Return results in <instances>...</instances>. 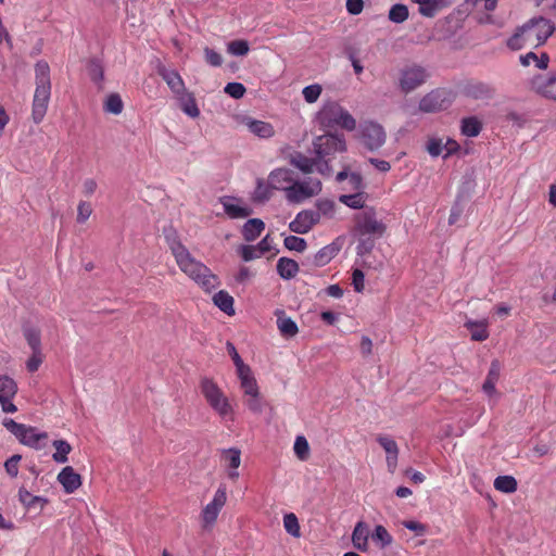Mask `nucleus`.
<instances>
[{
    "instance_id": "6ab92c4d",
    "label": "nucleus",
    "mask_w": 556,
    "mask_h": 556,
    "mask_svg": "<svg viewBox=\"0 0 556 556\" xmlns=\"http://www.w3.org/2000/svg\"><path fill=\"white\" fill-rule=\"evenodd\" d=\"M275 316L277 317V328L282 337L292 338L299 332L296 323L287 316L283 309H277Z\"/></svg>"
},
{
    "instance_id": "4c0bfd02",
    "label": "nucleus",
    "mask_w": 556,
    "mask_h": 556,
    "mask_svg": "<svg viewBox=\"0 0 556 556\" xmlns=\"http://www.w3.org/2000/svg\"><path fill=\"white\" fill-rule=\"evenodd\" d=\"M365 199L366 195L364 191H357L353 194H341L339 197L341 203L354 210L363 208L365 206Z\"/></svg>"
},
{
    "instance_id": "f257e3e1",
    "label": "nucleus",
    "mask_w": 556,
    "mask_h": 556,
    "mask_svg": "<svg viewBox=\"0 0 556 556\" xmlns=\"http://www.w3.org/2000/svg\"><path fill=\"white\" fill-rule=\"evenodd\" d=\"M554 31L555 25L551 20L534 16L516 28L515 33L507 39L506 46L513 51L526 47L538 48L543 46Z\"/></svg>"
},
{
    "instance_id": "864d4df0",
    "label": "nucleus",
    "mask_w": 556,
    "mask_h": 556,
    "mask_svg": "<svg viewBox=\"0 0 556 556\" xmlns=\"http://www.w3.org/2000/svg\"><path fill=\"white\" fill-rule=\"evenodd\" d=\"M293 448L299 459H307L309 454V445L307 440L303 435L296 437Z\"/></svg>"
},
{
    "instance_id": "69168bd1",
    "label": "nucleus",
    "mask_w": 556,
    "mask_h": 556,
    "mask_svg": "<svg viewBox=\"0 0 556 556\" xmlns=\"http://www.w3.org/2000/svg\"><path fill=\"white\" fill-rule=\"evenodd\" d=\"M204 56H205V62L207 64H210L211 66L217 67V66H220L223 63L222 55L208 47L204 48Z\"/></svg>"
},
{
    "instance_id": "8fccbe9b",
    "label": "nucleus",
    "mask_w": 556,
    "mask_h": 556,
    "mask_svg": "<svg viewBox=\"0 0 556 556\" xmlns=\"http://www.w3.org/2000/svg\"><path fill=\"white\" fill-rule=\"evenodd\" d=\"M270 189L271 187H269V184L265 185L263 180H258L253 194V201L258 203L268 201L271 197Z\"/></svg>"
},
{
    "instance_id": "c9c22d12",
    "label": "nucleus",
    "mask_w": 556,
    "mask_h": 556,
    "mask_svg": "<svg viewBox=\"0 0 556 556\" xmlns=\"http://www.w3.org/2000/svg\"><path fill=\"white\" fill-rule=\"evenodd\" d=\"M290 163L305 174L312 173L316 160L309 159L301 152H295L290 157Z\"/></svg>"
},
{
    "instance_id": "6e6552de",
    "label": "nucleus",
    "mask_w": 556,
    "mask_h": 556,
    "mask_svg": "<svg viewBox=\"0 0 556 556\" xmlns=\"http://www.w3.org/2000/svg\"><path fill=\"white\" fill-rule=\"evenodd\" d=\"M355 225L353 228L354 235H374L376 237H382L386 232V225L378 220L374 208H368L363 213L355 215Z\"/></svg>"
},
{
    "instance_id": "72a5a7b5",
    "label": "nucleus",
    "mask_w": 556,
    "mask_h": 556,
    "mask_svg": "<svg viewBox=\"0 0 556 556\" xmlns=\"http://www.w3.org/2000/svg\"><path fill=\"white\" fill-rule=\"evenodd\" d=\"M520 63L523 66H529L531 63H534L539 70H546L549 63V56L545 52H543L540 56H538L534 52H528L525 55H520Z\"/></svg>"
},
{
    "instance_id": "a18cd8bd",
    "label": "nucleus",
    "mask_w": 556,
    "mask_h": 556,
    "mask_svg": "<svg viewBox=\"0 0 556 556\" xmlns=\"http://www.w3.org/2000/svg\"><path fill=\"white\" fill-rule=\"evenodd\" d=\"M408 8L405 4L396 3L389 11V20L395 24H401L408 18Z\"/></svg>"
},
{
    "instance_id": "0eeeda50",
    "label": "nucleus",
    "mask_w": 556,
    "mask_h": 556,
    "mask_svg": "<svg viewBox=\"0 0 556 556\" xmlns=\"http://www.w3.org/2000/svg\"><path fill=\"white\" fill-rule=\"evenodd\" d=\"M455 94L452 90L437 88L428 92L419 101V110L424 113H434L446 110L453 103Z\"/></svg>"
},
{
    "instance_id": "20e7f679",
    "label": "nucleus",
    "mask_w": 556,
    "mask_h": 556,
    "mask_svg": "<svg viewBox=\"0 0 556 556\" xmlns=\"http://www.w3.org/2000/svg\"><path fill=\"white\" fill-rule=\"evenodd\" d=\"M319 124L327 129L340 126L352 131L356 127L355 118L339 103L331 101L326 103L318 113Z\"/></svg>"
},
{
    "instance_id": "5fc2aeb1",
    "label": "nucleus",
    "mask_w": 556,
    "mask_h": 556,
    "mask_svg": "<svg viewBox=\"0 0 556 556\" xmlns=\"http://www.w3.org/2000/svg\"><path fill=\"white\" fill-rule=\"evenodd\" d=\"M226 349H227V352L230 355L231 359L233 361V364L237 369V374H242V371H244V370L247 371V368L249 366L243 363L241 356L237 352L236 346L231 342L228 341L226 344Z\"/></svg>"
},
{
    "instance_id": "79ce46f5",
    "label": "nucleus",
    "mask_w": 556,
    "mask_h": 556,
    "mask_svg": "<svg viewBox=\"0 0 556 556\" xmlns=\"http://www.w3.org/2000/svg\"><path fill=\"white\" fill-rule=\"evenodd\" d=\"M494 488L504 493H513L517 490V481L513 476H498L494 480Z\"/></svg>"
},
{
    "instance_id": "c756f323",
    "label": "nucleus",
    "mask_w": 556,
    "mask_h": 556,
    "mask_svg": "<svg viewBox=\"0 0 556 556\" xmlns=\"http://www.w3.org/2000/svg\"><path fill=\"white\" fill-rule=\"evenodd\" d=\"M465 327L470 331L471 340L473 341H484L489 337V331L486 329V323L483 320L473 321L467 320L465 323Z\"/></svg>"
},
{
    "instance_id": "bb28decb",
    "label": "nucleus",
    "mask_w": 556,
    "mask_h": 556,
    "mask_svg": "<svg viewBox=\"0 0 556 556\" xmlns=\"http://www.w3.org/2000/svg\"><path fill=\"white\" fill-rule=\"evenodd\" d=\"M166 243L168 244L175 258L179 257L188 251V249L180 242L178 235L172 227L164 228L163 230Z\"/></svg>"
},
{
    "instance_id": "bf43d9fd",
    "label": "nucleus",
    "mask_w": 556,
    "mask_h": 556,
    "mask_svg": "<svg viewBox=\"0 0 556 556\" xmlns=\"http://www.w3.org/2000/svg\"><path fill=\"white\" fill-rule=\"evenodd\" d=\"M380 446L386 451L387 455L399 454L396 442L388 435H379L377 438Z\"/></svg>"
},
{
    "instance_id": "412c9836",
    "label": "nucleus",
    "mask_w": 556,
    "mask_h": 556,
    "mask_svg": "<svg viewBox=\"0 0 556 556\" xmlns=\"http://www.w3.org/2000/svg\"><path fill=\"white\" fill-rule=\"evenodd\" d=\"M465 92L475 100L491 99L494 96V88L485 83H475L468 85Z\"/></svg>"
},
{
    "instance_id": "39448f33",
    "label": "nucleus",
    "mask_w": 556,
    "mask_h": 556,
    "mask_svg": "<svg viewBox=\"0 0 556 556\" xmlns=\"http://www.w3.org/2000/svg\"><path fill=\"white\" fill-rule=\"evenodd\" d=\"M316 160H330L336 153L346 151V142L343 135L327 132L318 136L313 141Z\"/></svg>"
},
{
    "instance_id": "052dcab7",
    "label": "nucleus",
    "mask_w": 556,
    "mask_h": 556,
    "mask_svg": "<svg viewBox=\"0 0 556 556\" xmlns=\"http://www.w3.org/2000/svg\"><path fill=\"white\" fill-rule=\"evenodd\" d=\"M303 97L307 103H314L317 101L321 93V87L317 84L306 86L303 89Z\"/></svg>"
},
{
    "instance_id": "ea45409f",
    "label": "nucleus",
    "mask_w": 556,
    "mask_h": 556,
    "mask_svg": "<svg viewBox=\"0 0 556 556\" xmlns=\"http://www.w3.org/2000/svg\"><path fill=\"white\" fill-rule=\"evenodd\" d=\"M52 445L55 447L56 452L52 455L54 462L59 464H64L67 462V455L72 451L71 444L65 440H54Z\"/></svg>"
},
{
    "instance_id": "4d7b16f0",
    "label": "nucleus",
    "mask_w": 556,
    "mask_h": 556,
    "mask_svg": "<svg viewBox=\"0 0 556 556\" xmlns=\"http://www.w3.org/2000/svg\"><path fill=\"white\" fill-rule=\"evenodd\" d=\"M317 211L320 215L332 217L334 214L336 204L328 199L318 200L316 203Z\"/></svg>"
},
{
    "instance_id": "393cba45",
    "label": "nucleus",
    "mask_w": 556,
    "mask_h": 556,
    "mask_svg": "<svg viewBox=\"0 0 556 556\" xmlns=\"http://www.w3.org/2000/svg\"><path fill=\"white\" fill-rule=\"evenodd\" d=\"M299 271V264L289 257H280L277 262V273L286 280H290L295 277Z\"/></svg>"
},
{
    "instance_id": "58836bf2",
    "label": "nucleus",
    "mask_w": 556,
    "mask_h": 556,
    "mask_svg": "<svg viewBox=\"0 0 556 556\" xmlns=\"http://www.w3.org/2000/svg\"><path fill=\"white\" fill-rule=\"evenodd\" d=\"M249 130L261 137V138H269L274 135V128L269 123L263 121H250L248 123Z\"/></svg>"
},
{
    "instance_id": "338daca9",
    "label": "nucleus",
    "mask_w": 556,
    "mask_h": 556,
    "mask_svg": "<svg viewBox=\"0 0 556 556\" xmlns=\"http://www.w3.org/2000/svg\"><path fill=\"white\" fill-rule=\"evenodd\" d=\"M3 426L17 439L18 437H23V432L25 431V425L18 424L13 419L5 418L3 420Z\"/></svg>"
},
{
    "instance_id": "09e8293b",
    "label": "nucleus",
    "mask_w": 556,
    "mask_h": 556,
    "mask_svg": "<svg viewBox=\"0 0 556 556\" xmlns=\"http://www.w3.org/2000/svg\"><path fill=\"white\" fill-rule=\"evenodd\" d=\"M24 337L31 351H41V339L39 330L31 327L25 328Z\"/></svg>"
},
{
    "instance_id": "1a4fd4ad",
    "label": "nucleus",
    "mask_w": 556,
    "mask_h": 556,
    "mask_svg": "<svg viewBox=\"0 0 556 556\" xmlns=\"http://www.w3.org/2000/svg\"><path fill=\"white\" fill-rule=\"evenodd\" d=\"M321 191L319 179L309 178L305 181H294L288 188L286 198L290 203H301L304 200L318 194Z\"/></svg>"
},
{
    "instance_id": "9d476101",
    "label": "nucleus",
    "mask_w": 556,
    "mask_h": 556,
    "mask_svg": "<svg viewBox=\"0 0 556 556\" xmlns=\"http://www.w3.org/2000/svg\"><path fill=\"white\" fill-rule=\"evenodd\" d=\"M427 70L420 65L414 64L401 70L400 88L408 93L420 87L428 79Z\"/></svg>"
},
{
    "instance_id": "c03bdc74",
    "label": "nucleus",
    "mask_w": 556,
    "mask_h": 556,
    "mask_svg": "<svg viewBox=\"0 0 556 556\" xmlns=\"http://www.w3.org/2000/svg\"><path fill=\"white\" fill-rule=\"evenodd\" d=\"M124 103L118 93H111L108 96L104 102V111L108 113H112L114 115H118L123 112Z\"/></svg>"
},
{
    "instance_id": "aec40b11",
    "label": "nucleus",
    "mask_w": 556,
    "mask_h": 556,
    "mask_svg": "<svg viewBox=\"0 0 556 556\" xmlns=\"http://www.w3.org/2000/svg\"><path fill=\"white\" fill-rule=\"evenodd\" d=\"M500 374L501 363L498 359H493L491 362V366L485 378V381L482 384V390L486 395L492 396L493 394L496 393L495 384L500 379Z\"/></svg>"
},
{
    "instance_id": "7ed1b4c3",
    "label": "nucleus",
    "mask_w": 556,
    "mask_h": 556,
    "mask_svg": "<svg viewBox=\"0 0 556 556\" xmlns=\"http://www.w3.org/2000/svg\"><path fill=\"white\" fill-rule=\"evenodd\" d=\"M175 260L179 268L205 291L215 289L219 283L217 276L203 263L197 261L189 251Z\"/></svg>"
},
{
    "instance_id": "cd10ccee",
    "label": "nucleus",
    "mask_w": 556,
    "mask_h": 556,
    "mask_svg": "<svg viewBox=\"0 0 556 556\" xmlns=\"http://www.w3.org/2000/svg\"><path fill=\"white\" fill-rule=\"evenodd\" d=\"M214 304L229 316L235 315L233 298L224 290L218 291L213 296Z\"/></svg>"
},
{
    "instance_id": "a211bd4d",
    "label": "nucleus",
    "mask_w": 556,
    "mask_h": 556,
    "mask_svg": "<svg viewBox=\"0 0 556 556\" xmlns=\"http://www.w3.org/2000/svg\"><path fill=\"white\" fill-rule=\"evenodd\" d=\"M18 500L27 510H35L36 513H40L48 503L47 498L33 495L24 486L18 490Z\"/></svg>"
},
{
    "instance_id": "4468645a",
    "label": "nucleus",
    "mask_w": 556,
    "mask_h": 556,
    "mask_svg": "<svg viewBox=\"0 0 556 556\" xmlns=\"http://www.w3.org/2000/svg\"><path fill=\"white\" fill-rule=\"evenodd\" d=\"M533 89L542 97L556 100V72L546 76L538 75L532 79Z\"/></svg>"
},
{
    "instance_id": "3c124183",
    "label": "nucleus",
    "mask_w": 556,
    "mask_h": 556,
    "mask_svg": "<svg viewBox=\"0 0 556 556\" xmlns=\"http://www.w3.org/2000/svg\"><path fill=\"white\" fill-rule=\"evenodd\" d=\"M283 526L286 531L294 538L300 536V525L296 516L293 513L287 514L283 517Z\"/></svg>"
},
{
    "instance_id": "a878e982",
    "label": "nucleus",
    "mask_w": 556,
    "mask_h": 556,
    "mask_svg": "<svg viewBox=\"0 0 556 556\" xmlns=\"http://www.w3.org/2000/svg\"><path fill=\"white\" fill-rule=\"evenodd\" d=\"M265 229V224L260 218L249 219L242 227V236L245 241H254Z\"/></svg>"
},
{
    "instance_id": "0e129e2a",
    "label": "nucleus",
    "mask_w": 556,
    "mask_h": 556,
    "mask_svg": "<svg viewBox=\"0 0 556 556\" xmlns=\"http://www.w3.org/2000/svg\"><path fill=\"white\" fill-rule=\"evenodd\" d=\"M21 455L15 454L11 456L9 459H7L4 463L5 471L12 478H15L18 473V462L21 460Z\"/></svg>"
},
{
    "instance_id": "49530a36",
    "label": "nucleus",
    "mask_w": 556,
    "mask_h": 556,
    "mask_svg": "<svg viewBox=\"0 0 556 556\" xmlns=\"http://www.w3.org/2000/svg\"><path fill=\"white\" fill-rule=\"evenodd\" d=\"M88 75L93 83H100L103 79L104 71L103 66L98 59H91L87 64Z\"/></svg>"
},
{
    "instance_id": "dca6fc26",
    "label": "nucleus",
    "mask_w": 556,
    "mask_h": 556,
    "mask_svg": "<svg viewBox=\"0 0 556 556\" xmlns=\"http://www.w3.org/2000/svg\"><path fill=\"white\" fill-rule=\"evenodd\" d=\"M58 481L65 493L72 494L81 485V477L71 466L64 467L58 475Z\"/></svg>"
},
{
    "instance_id": "4be33fe9",
    "label": "nucleus",
    "mask_w": 556,
    "mask_h": 556,
    "mask_svg": "<svg viewBox=\"0 0 556 556\" xmlns=\"http://www.w3.org/2000/svg\"><path fill=\"white\" fill-rule=\"evenodd\" d=\"M369 530L367 523L358 521L352 533V542L355 548L366 551L368 547Z\"/></svg>"
},
{
    "instance_id": "e2e57ef3",
    "label": "nucleus",
    "mask_w": 556,
    "mask_h": 556,
    "mask_svg": "<svg viewBox=\"0 0 556 556\" xmlns=\"http://www.w3.org/2000/svg\"><path fill=\"white\" fill-rule=\"evenodd\" d=\"M224 91L233 99H240L245 93V87L241 83H228Z\"/></svg>"
},
{
    "instance_id": "13d9d810",
    "label": "nucleus",
    "mask_w": 556,
    "mask_h": 556,
    "mask_svg": "<svg viewBox=\"0 0 556 556\" xmlns=\"http://www.w3.org/2000/svg\"><path fill=\"white\" fill-rule=\"evenodd\" d=\"M365 185L363 181V177L359 173H351L350 178L348 179V187H344V190L350 191H364Z\"/></svg>"
},
{
    "instance_id": "5701e85b",
    "label": "nucleus",
    "mask_w": 556,
    "mask_h": 556,
    "mask_svg": "<svg viewBox=\"0 0 556 556\" xmlns=\"http://www.w3.org/2000/svg\"><path fill=\"white\" fill-rule=\"evenodd\" d=\"M339 251L340 247L334 242L321 248L313 257L314 266L323 267L327 265Z\"/></svg>"
},
{
    "instance_id": "f3484780",
    "label": "nucleus",
    "mask_w": 556,
    "mask_h": 556,
    "mask_svg": "<svg viewBox=\"0 0 556 556\" xmlns=\"http://www.w3.org/2000/svg\"><path fill=\"white\" fill-rule=\"evenodd\" d=\"M220 203L224 206L225 213L230 218H244L250 216L253 213V210L249 206H241L233 202H241L240 199L233 197H222L219 199Z\"/></svg>"
},
{
    "instance_id": "ddd939ff",
    "label": "nucleus",
    "mask_w": 556,
    "mask_h": 556,
    "mask_svg": "<svg viewBox=\"0 0 556 556\" xmlns=\"http://www.w3.org/2000/svg\"><path fill=\"white\" fill-rule=\"evenodd\" d=\"M226 489L224 486H219L213 501L208 503L202 511L203 522L205 526L212 525L216 521L220 509L226 503Z\"/></svg>"
},
{
    "instance_id": "de8ad7c7",
    "label": "nucleus",
    "mask_w": 556,
    "mask_h": 556,
    "mask_svg": "<svg viewBox=\"0 0 556 556\" xmlns=\"http://www.w3.org/2000/svg\"><path fill=\"white\" fill-rule=\"evenodd\" d=\"M249 42L243 39L232 40L227 45V51L232 55L244 56L249 53Z\"/></svg>"
},
{
    "instance_id": "c85d7f7f",
    "label": "nucleus",
    "mask_w": 556,
    "mask_h": 556,
    "mask_svg": "<svg viewBox=\"0 0 556 556\" xmlns=\"http://www.w3.org/2000/svg\"><path fill=\"white\" fill-rule=\"evenodd\" d=\"M237 375L240 379L241 389L243 390L245 395H256L260 392L256 380L252 375V370L250 367L247 368V371L244 370L242 371V374Z\"/></svg>"
},
{
    "instance_id": "37998d69",
    "label": "nucleus",
    "mask_w": 556,
    "mask_h": 556,
    "mask_svg": "<svg viewBox=\"0 0 556 556\" xmlns=\"http://www.w3.org/2000/svg\"><path fill=\"white\" fill-rule=\"evenodd\" d=\"M419 5L418 12L425 17H433L440 10L438 0H412Z\"/></svg>"
},
{
    "instance_id": "b1692460",
    "label": "nucleus",
    "mask_w": 556,
    "mask_h": 556,
    "mask_svg": "<svg viewBox=\"0 0 556 556\" xmlns=\"http://www.w3.org/2000/svg\"><path fill=\"white\" fill-rule=\"evenodd\" d=\"M47 438L48 434L46 432H36L35 428L25 426L23 437H18L17 440L24 445L39 450L42 447L39 442Z\"/></svg>"
},
{
    "instance_id": "2eb2a0df",
    "label": "nucleus",
    "mask_w": 556,
    "mask_h": 556,
    "mask_svg": "<svg viewBox=\"0 0 556 556\" xmlns=\"http://www.w3.org/2000/svg\"><path fill=\"white\" fill-rule=\"evenodd\" d=\"M293 172L288 168H277L268 177L271 189L282 190L287 193L288 188L294 181Z\"/></svg>"
},
{
    "instance_id": "f03ea898",
    "label": "nucleus",
    "mask_w": 556,
    "mask_h": 556,
    "mask_svg": "<svg viewBox=\"0 0 556 556\" xmlns=\"http://www.w3.org/2000/svg\"><path fill=\"white\" fill-rule=\"evenodd\" d=\"M36 89L33 100L31 117L35 124L42 122L51 96L49 64L40 60L35 65Z\"/></svg>"
},
{
    "instance_id": "e433bc0d",
    "label": "nucleus",
    "mask_w": 556,
    "mask_h": 556,
    "mask_svg": "<svg viewBox=\"0 0 556 556\" xmlns=\"http://www.w3.org/2000/svg\"><path fill=\"white\" fill-rule=\"evenodd\" d=\"M17 392L16 382L7 375H0V401L13 399Z\"/></svg>"
},
{
    "instance_id": "2f4dec72",
    "label": "nucleus",
    "mask_w": 556,
    "mask_h": 556,
    "mask_svg": "<svg viewBox=\"0 0 556 556\" xmlns=\"http://www.w3.org/2000/svg\"><path fill=\"white\" fill-rule=\"evenodd\" d=\"M179 102L181 110L188 116L195 118L200 115V110L192 93L182 91L181 96L179 97Z\"/></svg>"
},
{
    "instance_id": "a19ab883",
    "label": "nucleus",
    "mask_w": 556,
    "mask_h": 556,
    "mask_svg": "<svg viewBox=\"0 0 556 556\" xmlns=\"http://www.w3.org/2000/svg\"><path fill=\"white\" fill-rule=\"evenodd\" d=\"M371 540L374 543L379 545L380 548H384L393 542L391 534L381 525L376 526L374 532L371 533Z\"/></svg>"
},
{
    "instance_id": "603ef678",
    "label": "nucleus",
    "mask_w": 556,
    "mask_h": 556,
    "mask_svg": "<svg viewBox=\"0 0 556 556\" xmlns=\"http://www.w3.org/2000/svg\"><path fill=\"white\" fill-rule=\"evenodd\" d=\"M283 243L288 250L296 252H303L307 247L305 239L293 235L286 237Z\"/></svg>"
},
{
    "instance_id": "680f3d73",
    "label": "nucleus",
    "mask_w": 556,
    "mask_h": 556,
    "mask_svg": "<svg viewBox=\"0 0 556 556\" xmlns=\"http://www.w3.org/2000/svg\"><path fill=\"white\" fill-rule=\"evenodd\" d=\"M427 152L432 156L437 157L442 153L443 141L441 138H429L426 144Z\"/></svg>"
},
{
    "instance_id": "7c9ffc66",
    "label": "nucleus",
    "mask_w": 556,
    "mask_h": 556,
    "mask_svg": "<svg viewBox=\"0 0 556 556\" xmlns=\"http://www.w3.org/2000/svg\"><path fill=\"white\" fill-rule=\"evenodd\" d=\"M354 237H356L357 239L356 253L359 256H365L369 254L374 250L376 241L380 238L371 233L365 236L354 235Z\"/></svg>"
},
{
    "instance_id": "774afa93",
    "label": "nucleus",
    "mask_w": 556,
    "mask_h": 556,
    "mask_svg": "<svg viewBox=\"0 0 556 556\" xmlns=\"http://www.w3.org/2000/svg\"><path fill=\"white\" fill-rule=\"evenodd\" d=\"M92 207L90 203L81 201L77 207V223L84 224L91 215Z\"/></svg>"
},
{
    "instance_id": "9b49d317",
    "label": "nucleus",
    "mask_w": 556,
    "mask_h": 556,
    "mask_svg": "<svg viewBox=\"0 0 556 556\" xmlns=\"http://www.w3.org/2000/svg\"><path fill=\"white\" fill-rule=\"evenodd\" d=\"M361 139L363 144L370 151H376L386 142V132L378 123L369 122L362 126Z\"/></svg>"
},
{
    "instance_id": "6e6d98bb",
    "label": "nucleus",
    "mask_w": 556,
    "mask_h": 556,
    "mask_svg": "<svg viewBox=\"0 0 556 556\" xmlns=\"http://www.w3.org/2000/svg\"><path fill=\"white\" fill-rule=\"evenodd\" d=\"M241 452L238 448H228L223 451V458L228 463L231 469H238L241 463Z\"/></svg>"
},
{
    "instance_id": "f704fd0d",
    "label": "nucleus",
    "mask_w": 556,
    "mask_h": 556,
    "mask_svg": "<svg viewBox=\"0 0 556 556\" xmlns=\"http://www.w3.org/2000/svg\"><path fill=\"white\" fill-rule=\"evenodd\" d=\"M462 134L467 137H477L482 130V123L476 117H465L462 119Z\"/></svg>"
},
{
    "instance_id": "423d86ee",
    "label": "nucleus",
    "mask_w": 556,
    "mask_h": 556,
    "mask_svg": "<svg viewBox=\"0 0 556 556\" xmlns=\"http://www.w3.org/2000/svg\"><path fill=\"white\" fill-rule=\"evenodd\" d=\"M201 392L210 406L222 417L232 412L228 399L220 388L210 378H202L200 383Z\"/></svg>"
},
{
    "instance_id": "473e14b6",
    "label": "nucleus",
    "mask_w": 556,
    "mask_h": 556,
    "mask_svg": "<svg viewBox=\"0 0 556 556\" xmlns=\"http://www.w3.org/2000/svg\"><path fill=\"white\" fill-rule=\"evenodd\" d=\"M161 75L174 93L180 94L185 90L184 80L177 72L163 71Z\"/></svg>"
},
{
    "instance_id": "f8f14e48",
    "label": "nucleus",
    "mask_w": 556,
    "mask_h": 556,
    "mask_svg": "<svg viewBox=\"0 0 556 556\" xmlns=\"http://www.w3.org/2000/svg\"><path fill=\"white\" fill-rule=\"evenodd\" d=\"M319 222V213L311 210H304L295 216L289 224V229L294 233H306L315 224Z\"/></svg>"
}]
</instances>
